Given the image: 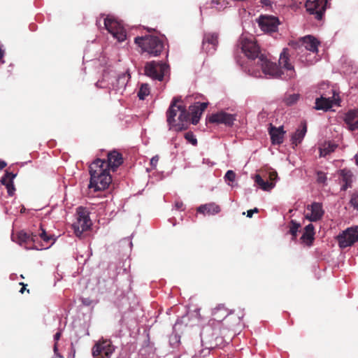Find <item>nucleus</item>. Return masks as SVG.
I'll use <instances>...</instances> for the list:
<instances>
[{
  "label": "nucleus",
  "instance_id": "nucleus-1",
  "mask_svg": "<svg viewBox=\"0 0 358 358\" xmlns=\"http://www.w3.org/2000/svg\"><path fill=\"white\" fill-rule=\"evenodd\" d=\"M123 162L122 155L116 150L108 152L106 160L96 159L89 166V189H94V192H97L108 188L112 182L110 170L115 171Z\"/></svg>",
  "mask_w": 358,
  "mask_h": 358
},
{
  "label": "nucleus",
  "instance_id": "nucleus-2",
  "mask_svg": "<svg viewBox=\"0 0 358 358\" xmlns=\"http://www.w3.org/2000/svg\"><path fill=\"white\" fill-rule=\"evenodd\" d=\"M238 46L249 59L251 61L257 59V64L264 74L274 78L280 77L282 74L280 69L261 52L260 48L254 36H242L239 39Z\"/></svg>",
  "mask_w": 358,
  "mask_h": 358
},
{
  "label": "nucleus",
  "instance_id": "nucleus-3",
  "mask_svg": "<svg viewBox=\"0 0 358 358\" xmlns=\"http://www.w3.org/2000/svg\"><path fill=\"white\" fill-rule=\"evenodd\" d=\"M181 101L180 97H173L166 113L169 129H173L176 131L187 129L189 124V114L188 111L185 106L178 104Z\"/></svg>",
  "mask_w": 358,
  "mask_h": 358
},
{
  "label": "nucleus",
  "instance_id": "nucleus-4",
  "mask_svg": "<svg viewBox=\"0 0 358 358\" xmlns=\"http://www.w3.org/2000/svg\"><path fill=\"white\" fill-rule=\"evenodd\" d=\"M40 229L41 232L38 235L34 233L29 234L24 231H20L16 234H13L12 236V239L21 246H24L26 249L42 250L43 248H48L49 246L48 245H41V248H40L36 245L38 237H40L46 244H48L52 240H53V242L55 241L53 236L48 235L45 230L43 229L41 224L40 226Z\"/></svg>",
  "mask_w": 358,
  "mask_h": 358
},
{
  "label": "nucleus",
  "instance_id": "nucleus-5",
  "mask_svg": "<svg viewBox=\"0 0 358 358\" xmlns=\"http://www.w3.org/2000/svg\"><path fill=\"white\" fill-rule=\"evenodd\" d=\"M134 41L136 44L141 48L143 52H146L152 56L160 55L164 47L163 41L159 37L155 36L136 37Z\"/></svg>",
  "mask_w": 358,
  "mask_h": 358
},
{
  "label": "nucleus",
  "instance_id": "nucleus-6",
  "mask_svg": "<svg viewBox=\"0 0 358 358\" xmlns=\"http://www.w3.org/2000/svg\"><path fill=\"white\" fill-rule=\"evenodd\" d=\"M77 220L72 224L75 235L81 238L84 231H87L92 226V221L89 216V210L83 206L76 210Z\"/></svg>",
  "mask_w": 358,
  "mask_h": 358
},
{
  "label": "nucleus",
  "instance_id": "nucleus-7",
  "mask_svg": "<svg viewBox=\"0 0 358 358\" xmlns=\"http://www.w3.org/2000/svg\"><path fill=\"white\" fill-rule=\"evenodd\" d=\"M169 66L165 63L152 61L147 62L144 67L145 74L152 80L162 81Z\"/></svg>",
  "mask_w": 358,
  "mask_h": 358
},
{
  "label": "nucleus",
  "instance_id": "nucleus-8",
  "mask_svg": "<svg viewBox=\"0 0 358 358\" xmlns=\"http://www.w3.org/2000/svg\"><path fill=\"white\" fill-rule=\"evenodd\" d=\"M115 348L110 339L101 338L99 340L92 349V355L94 358H110Z\"/></svg>",
  "mask_w": 358,
  "mask_h": 358
},
{
  "label": "nucleus",
  "instance_id": "nucleus-9",
  "mask_svg": "<svg viewBox=\"0 0 358 358\" xmlns=\"http://www.w3.org/2000/svg\"><path fill=\"white\" fill-rule=\"evenodd\" d=\"M104 26L118 41L122 42L126 39V31L120 22L113 17L107 16L104 19Z\"/></svg>",
  "mask_w": 358,
  "mask_h": 358
},
{
  "label": "nucleus",
  "instance_id": "nucleus-10",
  "mask_svg": "<svg viewBox=\"0 0 358 358\" xmlns=\"http://www.w3.org/2000/svg\"><path fill=\"white\" fill-rule=\"evenodd\" d=\"M319 44L320 42L310 35L302 38L299 41L289 43L296 50H299L298 53L303 52L304 50L317 53Z\"/></svg>",
  "mask_w": 358,
  "mask_h": 358
},
{
  "label": "nucleus",
  "instance_id": "nucleus-11",
  "mask_svg": "<svg viewBox=\"0 0 358 358\" xmlns=\"http://www.w3.org/2000/svg\"><path fill=\"white\" fill-rule=\"evenodd\" d=\"M340 248H345L358 242V227H349L337 236Z\"/></svg>",
  "mask_w": 358,
  "mask_h": 358
},
{
  "label": "nucleus",
  "instance_id": "nucleus-12",
  "mask_svg": "<svg viewBox=\"0 0 358 358\" xmlns=\"http://www.w3.org/2000/svg\"><path fill=\"white\" fill-rule=\"evenodd\" d=\"M213 319L217 322H221L224 320H226L227 323H229L231 321L234 322V325L239 324L243 317V315L241 316L238 315H234L233 313H228V310L223 306H219L215 308L213 311Z\"/></svg>",
  "mask_w": 358,
  "mask_h": 358
},
{
  "label": "nucleus",
  "instance_id": "nucleus-13",
  "mask_svg": "<svg viewBox=\"0 0 358 358\" xmlns=\"http://www.w3.org/2000/svg\"><path fill=\"white\" fill-rule=\"evenodd\" d=\"M328 0H307L305 6L307 11L315 15V19L320 20L327 9Z\"/></svg>",
  "mask_w": 358,
  "mask_h": 358
},
{
  "label": "nucleus",
  "instance_id": "nucleus-14",
  "mask_svg": "<svg viewBox=\"0 0 358 358\" xmlns=\"http://www.w3.org/2000/svg\"><path fill=\"white\" fill-rule=\"evenodd\" d=\"M258 24L262 31L265 32H275L278 30L280 24L278 17L270 15H261Z\"/></svg>",
  "mask_w": 358,
  "mask_h": 358
},
{
  "label": "nucleus",
  "instance_id": "nucleus-15",
  "mask_svg": "<svg viewBox=\"0 0 358 358\" xmlns=\"http://www.w3.org/2000/svg\"><path fill=\"white\" fill-rule=\"evenodd\" d=\"M235 117L233 115L224 111L213 113L208 118L210 123L224 124L226 126H232Z\"/></svg>",
  "mask_w": 358,
  "mask_h": 358
},
{
  "label": "nucleus",
  "instance_id": "nucleus-16",
  "mask_svg": "<svg viewBox=\"0 0 358 358\" xmlns=\"http://www.w3.org/2000/svg\"><path fill=\"white\" fill-rule=\"evenodd\" d=\"M306 208L308 210L310 211V213H307L305 217L310 222H317L320 220L324 214L322 204L319 202H313L312 204L308 205Z\"/></svg>",
  "mask_w": 358,
  "mask_h": 358
},
{
  "label": "nucleus",
  "instance_id": "nucleus-17",
  "mask_svg": "<svg viewBox=\"0 0 358 358\" xmlns=\"http://www.w3.org/2000/svg\"><path fill=\"white\" fill-rule=\"evenodd\" d=\"M218 45V34L207 33L204 35L202 42V49L208 52H213Z\"/></svg>",
  "mask_w": 358,
  "mask_h": 358
},
{
  "label": "nucleus",
  "instance_id": "nucleus-18",
  "mask_svg": "<svg viewBox=\"0 0 358 358\" xmlns=\"http://www.w3.org/2000/svg\"><path fill=\"white\" fill-rule=\"evenodd\" d=\"M17 173H14L9 171L6 170L3 176L1 178L0 182L4 185L7 189L8 194L12 196L15 194V187L13 184V180L16 177Z\"/></svg>",
  "mask_w": 358,
  "mask_h": 358
},
{
  "label": "nucleus",
  "instance_id": "nucleus-19",
  "mask_svg": "<svg viewBox=\"0 0 358 358\" xmlns=\"http://www.w3.org/2000/svg\"><path fill=\"white\" fill-rule=\"evenodd\" d=\"M208 103H196L193 106H190L189 109V115L192 116V123L194 125L197 124L203 112L206 109Z\"/></svg>",
  "mask_w": 358,
  "mask_h": 358
},
{
  "label": "nucleus",
  "instance_id": "nucleus-20",
  "mask_svg": "<svg viewBox=\"0 0 358 358\" xmlns=\"http://www.w3.org/2000/svg\"><path fill=\"white\" fill-rule=\"evenodd\" d=\"M268 133L271 136L272 144L280 145L282 143L284 134L285 133L282 127H275L271 124L268 128Z\"/></svg>",
  "mask_w": 358,
  "mask_h": 358
},
{
  "label": "nucleus",
  "instance_id": "nucleus-21",
  "mask_svg": "<svg viewBox=\"0 0 358 358\" xmlns=\"http://www.w3.org/2000/svg\"><path fill=\"white\" fill-rule=\"evenodd\" d=\"M344 121L349 130L358 129V109L351 110L345 113Z\"/></svg>",
  "mask_w": 358,
  "mask_h": 358
},
{
  "label": "nucleus",
  "instance_id": "nucleus-22",
  "mask_svg": "<svg viewBox=\"0 0 358 358\" xmlns=\"http://www.w3.org/2000/svg\"><path fill=\"white\" fill-rule=\"evenodd\" d=\"M307 132V124L306 121L301 123L300 127L292 135V144L297 146L300 144Z\"/></svg>",
  "mask_w": 358,
  "mask_h": 358
},
{
  "label": "nucleus",
  "instance_id": "nucleus-23",
  "mask_svg": "<svg viewBox=\"0 0 358 358\" xmlns=\"http://www.w3.org/2000/svg\"><path fill=\"white\" fill-rule=\"evenodd\" d=\"M334 101V100L331 98H325L321 96L315 99V106L314 108L315 110H323L327 111L332 107Z\"/></svg>",
  "mask_w": 358,
  "mask_h": 358
},
{
  "label": "nucleus",
  "instance_id": "nucleus-24",
  "mask_svg": "<svg viewBox=\"0 0 358 358\" xmlns=\"http://www.w3.org/2000/svg\"><path fill=\"white\" fill-rule=\"evenodd\" d=\"M220 210L221 209L220 206L215 204V203H209L201 205L197 208V211L199 213L202 214L208 213L209 215H215L220 213Z\"/></svg>",
  "mask_w": 358,
  "mask_h": 358
},
{
  "label": "nucleus",
  "instance_id": "nucleus-25",
  "mask_svg": "<svg viewBox=\"0 0 358 358\" xmlns=\"http://www.w3.org/2000/svg\"><path fill=\"white\" fill-rule=\"evenodd\" d=\"M340 176L341 181L343 183L341 188V190L345 191L347 189L352 187V174L351 171L346 169L341 170Z\"/></svg>",
  "mask_w": 358,
  "mask_h": 358
},
{
  "label": "nucleus",
  "instance_id": "nucleus-26",
  "mask_svg": "<svg viewBox=\"0 0 358 358\" xmlns=\"http://www.w3.org/2000/svg\"><path fill=\"white\" fill-rule=\"evenodd\" d=\"M315 235V227L313 224H308L304 228V232L301 236V239L307 245H310L312 244L314 240Z\"/></svg>",
  "mask_w": 358,
  "mask_h": 358
},
{
  "label": "nucleus",
  "instance_id": "nucleus-27",
  "mask_svg": "<svg viewBox=\"0 0 358 358\" xmlns=\"http://www.w3.org/2000/svg\"><path fill=\"white\" fill-rule=\"evenodd\" d=\"M279 65L287 70L294 69V66L289 62V54L286 48L280 54Z\"/></svg>",
  "mask_w": 358,
  "mask_h": 358
},
{
  "label": "nucleus",
  "instance_id": "nucleus-28",
  "mask_svg": "<svg viewBox=\"0 0 358 358\" xmlns=\"http://www.w3.org/2000/svg\"><path fill=\"white\" fill-rule=\"evenodd\" d=\"M255 182L261 189H262L264 191L271 190L275 185V184L272 182H268V180H264L260 176V175H256Z\"/></svg>",
  "mask_w": 358,
  "mask_h": 358
},
{
  "label": "nucleus",
  "instance_id": "nucleus-29",
  "mask_svg": "<svg viewBox=\"0 0 358 358\" xmlns=\"http://www.w3.org/2000/svg\"><path fill=\"white\" fill-rule=\"evenodd\" d=\"M128 79L124 73L120 75L115 80V83H113V88L116 91H120L125 88Z\"/></svg>",
  "mask_w": 358,
  "mask_h": 358
},
{
  "label": "nucleus",
  "instance_id": "nucleus-30",
  "mask_svg": "<svg viewBox=\"0 0 358 358\" xmlns=\"http://www.w3.org/2000/svg\"><path fill=\"white\" fill-rule=\"evenodd\" d=\"M289 232L292 236V239L293 240L296 239V238L297 236V233H298L299 229L301 228V224L298 223L296 221H295L294 220H292L289 222Z\"/></svg>",
  "mask_w": 358,
  "mask_h": 358
},
{
  "label": "nucleus",
  "instance_id": "nucleus-31",
  "mask_svg": "<svg viewBox=\"0 0 358 358\" xmlns=\"http://www.w3.org/2000/svg\"><path fill=\"white\" fill-rule=\"evenodd\" d=\"M150 94V88L148 84H142L138 92V96L140 99L144 100Z\"/></svg>",
  "mask_w": 358,
  "mask_h": 358
},
{
  "label": "nucleus",
  "instance_id": "nucleus-32",
  "mask_svg": "<svg viewBox=\"0 0 358 358\" xmlns=\"http://www.w3.org/2000/svg\"><path fill=\"white\" fill-rule=\"evenodd\" d=\"M299 96L298 94H289L285 98L284 101L287 106H292L298 101Z\"/></svg>",
  "mask_w": 358,
  "mask_h": 358
},
{
  "label": "nucleus",
  "instance_id": "nucleus-33",
  "mask_svg": "<svg viewBox=\"0 0 358 358\" xmlns=\"http://www.w3.org/2000/svg\"><path fill=\"white\" fill-rule=\"evenodd\" d=\"M350 204L356 210H358V191L354 192L350 200Z\"/></svg>",
  "mask_w": 358,
  "mask_h": 358
},
{
  "label": "nucleus",
  "instance_id": "nucleus-34",
  "mask_svg": "<svg viewBox=\"0 0 358 358\" xmlns=\"http://www.w3.org/2000/svg\"><path fill=\"white\" fill-rule=\"evenodd\" d=\"M213 5L216 4L217 6H215L218 10H223L227 7L228 3L227 0H213L211 1Z\"/></svg>",
  "mask_w": 358,
  "mask_h": 358
},
{
  "label": "nucleus",
  "instance_id": "nucleus-35",
  "mask_svg": "<svg viewBox=\"0 0 358 358\" xmlns=\"http://www.w3.org/2000/svg\"><path fill=\"white\" fill-rule=\"evenodd\" d=\"M185 139L189 141L190 143H192L193 145H196L197 144V140L196 138H195L194 135L193 134L192 132L191 131H189V132H187L185 134Z\"/></svg>",
  "mask_w": 358,
  "mask_h": 358
},
{
  "label": "nucleus",
  "instance_id": "nucleus-36",
  "mask_svg": "<svg viewBox=\"0 0 358 358\" xmlns=\"http://www.w3.org/2000/svg\"><path fill=\"white\" fill-rule=\"evenodd\" d=\"M224 178L227 180L234 182L236 179V173H234V171H233L231 170H229L227 171V173L224 176Z\"/></svg>",
  "mask_w": 358,
  "mask_h": 358
},
{
  "label": "nucleus",
  "instance_id": "nucleus-37",
  "mask_svg": "<svg viewBox=\"0 0 358 358\" xmlns=\"http://www.w3.org/2000/svg\"><path fill=\"white\" fill-rule=\"evenodd\" d=\"M326 180H327L326 174L322 171H318L317 172V182L324 184Z\"/></svg>",
  "mask_w": 358,
  "mask_h": 358
},
{
  "label": "nucleus",
  "instance_id": "nucleus-38",
  "mask_svg": "<svg viewBox=\"0 0 358 358\" xmlns=\"http://www.w3.org/2000/svg\"><path fill=\"white\" fill-rule=\"evenodd\" d=\"M159 156L158 155H155L154 156L151 160H150V165L153 167V168H155L158 164V162H159Z\"/></svg>",
  "mask_w": 358,
  "mask_h": 358
},
{
  "label": "nucleus",
  "instance_id": "nucleus-39",
  "mask_svg": "<svg viewBox=\"0 0 358 358\" xmlns=\"http://www.w3.org/2000/svg\"><path fill=\"white\" fill-rule=\"evenodd\" d=\"M278 178V173L275 171L270 172L268 174V178L271 180V182H273V181L275 180Z\"/></svg>",
  "mask_w": 358,
  "mask_h": 358
},
{
  "label": "nucleus",
  "instance_id": "nucleus-40",
  "mask_svg": "<svg viewBox=\"0 0 358 358\" xmlns=\"http://www.w3.org/2000/svg\"><path fill=\"white\" fill-rule=\"evenodd\" d=\"M336 148V145H329V148H324V155H327V154H329L331 152H333Z\"/></svg>",
  "mask_w": 358,
  "mask_h": 358
},
{
  "label": "nucleus",
  "instance_id": "nucleus-41",
  "mask_svg": "<svg viewBox=\"0 0 358 358\" xmlns=\"http://www.w3.org/2000/svg\"><path fill=\"white\" fill-rule=\"evenodd\" d=\"M259 209L257 208H255L253 209L249 210L247 211V217L251 218L255 213H258Z\"/></svg>",
  "mask_w": 358,
  "mask_h": 358
},
{
  "label": "nucleus",
  "instance_id": "nucleus-42",
  "mask_svg": "<svg viewBox=\"0 0 358 358\" xmlns=\"http://www.w3.org/2000/svg\"><path fill=\"white\" fill-rule=\"evenodd\" d=\"M260 1L265 6H271V0H260Z\"/></svg>",
  "mask_w": 358,
  "mask_h": 358
},
{
  "label": "nucleus",
  "instance_id": "nucleus-43",
  "mask_svg": "<svg viewBox=\"0 0 358 358\" xmlns=\"http://www.w3.org/2000/svg\"><path fill=\"white\" fill-rule=\"evenodd\" d=\"M62 336V333L60 331L57 332L54 336V339L56 341L55 343H57V341L60 339V337Z\"/></svg>",
  "mask_w": 358,
  "mask_h": 358
},
{
  "label": "nucleus",
  "instance_id": "nucleus-44",
  "mask_svg": "<svg viewBox=\"0 0 358 358\" xmlns=\"http://www.w3.org/2000/svg\"><path fill=\"white\" fill-rule=\"evenodd\" d=\"M53 351H54V355H61V354H60V353H59V352H58L57 343H55L54 347H53Z\"/></svg>",
  "mask_w": 358,
  "mask_h": 358
},
{
  "label": "nucleus",
  "instance_id": "nucleus-45",
  "mask_svg": "<svg viewBox=\"0 0 358 358\" xmlns=\"http://www.w3.org/2000/svg\"><path fill=\"white\" fill-rule=\"evenodd\" d=\"M4 50H3L1 48H0V63H3V57H4Z\"/></svg>",
  "mask_w": 358,
  "mask_h": 358
},
{
  "label": "nucleus",
  "instance_id": "nucleus-46",
  "mask_svg": "<svg viewBox=\"0 0 358 358\" xmlns=\"http://www.w3.org/2000/svg\"><path fill=\"white\" fill-rule=\"evenodd\" d=\"M248 71H249V73H250V74L253 75V76H255V77H257V76H259V71H255L254 70V71H251V70H249Z\"/></svg>",
  "mask_w": 358,
  "mask_h": 358
},
{
  "label": "nucleus",
  "instance_id": "nucleus-47",
  "mask_svg": "<svg viewBox=\"0 0 358 358\" xmlns=\"http://www.w3.org/2000/svg\"><path fill=\"white\" fill-rule=\"evenodd\" d=\"M7 164L4 161L0 160V170H2L6 166Z\"/></svg>",
  "mask_w": 358,
  "mask_h": 358
},
{
  "label": "nucleus",
  "instance_id": "nucleus-48",
  "mask_svg": "<svg viewBox=\"0 0 358 358\" xmlns=\"http://www.w3.org/2000/svg\"><path fill=\"white\" fill-rule=\"evenodd\" d=\"M20 285H21L22 286V287L21 288V289L20 290V292L23 294L24 290L26 289V286L27 285L23 283V282H20Z\"/></svg>",
  "mask_w": 358,
  "mask_h": 358
},
{
  "label": "nucleus",
  "instance_id": "nucleus-49",
  "mask_svg": "<svg viewBox=\"0 0 358 358\" xmlns=\"http://www.w3.org/2000/svg\"><path fill=\"white\" fill-rule=\"evenodd\" d=\"M52 358H64L62 355H54Z\"/></svg>",
  "mask_w": 358,
  "mask_h": 358
},
{
  "label": "nucleus",
  "instance_id": "nucleus-50",
  "mask_svg": "<svg viewBox=\"0 0 358 358\" xmlns=\"http://www.w3.org/2000/svg\"><path fill=\"white\" fill-rule=\"evenodd\" d=\"M355 162H356V164L358 166V155H357L355 156Z\"/></svg>",
  "mask_w": 358,
  "mask_h": 358
}]
</instances>
